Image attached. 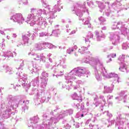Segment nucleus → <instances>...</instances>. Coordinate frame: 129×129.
I'll list each match as a JSON object with an SVG mask.
<instances>
[{
  "label": "nucleus",
  "mask_w": 129,
  "mask_h": 129,
  "mask_svg": "<svg viewBox=\"0 0 129 129\" xmlns=\"http://www.w3.org/2000/svg\"><path fill=\"white\" fill-rule=\"evenodd\" d=\"M66 76V88L68 90H70L72 88V81L76 79V77H83L84 76L86 78H88L90 76V72L87 70L86 68L78 67L74 69L69 73Z\"/></svg>",
  "instance_id": "f257e3e1"
},
{
  "label": "nucleus",
  "mask_w": 129,
  "mask_h": 129,
  "mask_svg": "<svg viewBox=\"0 0 129 129\" xmlns=\"http://www.w3.org/2000/svg\"><path fill=\"white\" fill-rule=\"evenodd\" d=\"M102 75L105 78H112L113 82L112 83V87L104 86L103 93H111L114 89V84H118L120 82L119 77L117 74L114 73H111L109 74L106 72L104 69L102 71Z\"/></svg>",
  "instance_id": "f03ea898"
},
{
  "label": "nucleus",
  "mask_w": 129,
  "mask_h": 129,
  "mask_svg": "<svg viewBox=\"0 0 129 129\" xmlns=\"http://www.w3.org/2000/svg\"><path fill=\"white\" fill-rule=\"evenodd\" d=\"M85 5H86V3L84 2L83 3V6L80 4H76L75 5L72 7L71 11L73 12V14H76L77 16L79 17V20L80 21H86V18L83 19L81 18L82 16H83V13H85V12H87V13L88 15H89V12H88V10L86 9V7H85Z\"/></svg>",
  "instance_id": "7ed1b4c3"
},
{
  "label": "nucleus",
  "mask_w": 129,
  "mask_h": 129,
  "mask_svg": "<svg viewBox=\"0 0 129 129\" xmlns=\"http://www.w3.org/2000/svg\"><path fill=\"white\" fill-rule=\"evenodd\" d=\"M112 30L118 29L121 32V35H123L127 37V39L129 40V30L127 29V23L126 22H122L119 21L117 23H114L111 27Z\"/></svg>",
  "instance_id": "20e7f679"
},
{
  "label": "nucleus",
  "mask_w": 129,
  "mask_h": 129,
  "mask_svg": "<svg viewBox=\"0 0 129 129\" xmlns=\"http://www.w3.org/2000/svg\"><path fill=\"white\" fill-rule=\"evenodd\" d=\"M128 118L129 114H126L125 116L119 114L116 117L115 127H117L118 129H126L125 127H124V121H125L124 120H125V119L127 120Z\"/></svg>",
  "instance_id": "39448f33"
},
{
  "label": "nucleus",
  "mask_w": 129,
  "mask_h": 129,
  "mask_svg": "<svg viewBox=\"0 0 129 129\" xmlns=\"http://www.w3.org/2000/svg\"><path fill=\"white\" fill-rule=\"evenodd\" d=\"M118 32H111L110 33L109 39L112 41L113 45H117L119 43V40H120V36Z\"/></svg>",
  "instance_id": "423d86ee"
},
{
  "label": "nucleus",
  "mask_w": 129,
  "mask_h": 129,
  "mask_svg": "<svg viewBox=\"0 0 129 129\" xmlns=\"http://www.w3.org/2000/svg\"><path fill=\"white\" fill-rule=\"evenodd\" d=\"M125 57V55L122 54L121 55H120L118 58L120 64L119 70L122 72H126V73H128V70L126 69V66L125 65V63H124Z\"/></svg>",
  "instance_id": "0eeeda50"
},
{
  "label": "nucleus",
  "mask_w": 129,
  "mask_h": 129,
  "mask_svg": "<svg viewBox=\"0 0 129 129\" xmlns=\"http://www.w3.org/2000/svg\"><path fill=\"white\" fill-rule=\"evenodd\" d=\"M126 92L125 91H121L120 92L117 97H116L115 99L117 100V101H121L123 100V102L124 103H126V100H127V95H126Z\"/></svg>",
  "instance_id": "6e6552de"
},
{
  "label": "nucleus",
  "mask_w": 129,
  "mask_h": 129,
  "mask_svg": "<svg viewBox=\"0 0 129 129\" xmlns=\"http://www.w3.org/2000/svg\"><path fill=\"white\" fill-rule=\"evenodd\" d=\"M124 5L123 7L121 6V3L118 0H116L114 3L112 4V7L116 10V13H118L120 11V10H127V8Z\"/></svg>",
  "instance_id": "1a4fd4ad"
},
{
  "label": "nucleus",
  "mask_w": 129,
  "mask_h": 129,
  "mask_svg": "<svg viewBox=\"0 0 129 129\" xmlns=\"http://www.w3.org/2000/svg\"><path fill=\"white\" fill-rule=\"evenodd\" d=\"M97 60L98 59L96 58H92L91 60H89V56H87L86 58H84L82 59V62L83 63H89L91 66H95L97 65Z\"/></svg>",
  "instance_id": "9d476101"
},
{
  "label": "nucleus",
  "mask_w": 129,
  "mask_h": 129,
  "mask_svg": "<svg viewBox=\"0 0 129 129\" xmlns=\"http://www.w3.org/2000/svg\"><path fill=\"white\" fill-rule=\"evenodd\" d=\"M95 34L96 36V40L98 42H100L103 39H105V35L102 31L101 32V34L98 31H95Z\"/></svg>",
  "instance_id": "9b49d317"
},
{
  "label": "nucleus",
  "mask_w": 129,
  "mask_h": 129,
  "mask_svg": "<svg viewBox=\"0 0 129 129\" xmlns=\"http://www.w3.org/2000/svg\"><path fill=\"white\" fill-rule=\"evenodd\" d=\"M92 38H93V34L90 32H89L86 37H84L85 43L87 44H90V40L89 39H92Z\"/></svg>",
  "instance_id": "f8f14e48"
},
{
  "label": "nucleus",
  "mask_w": 129,
  "mask_h": 129,
  "mask_svg": "<svg viewBox=\"0 0 129 129\" xmlns=\"http://www.w3.org/2000/svg\"><path fill=\"white\" fill-rule=\"evenodd\" d=\"M72 98L73 99L75 100H78L79 102H81L82 101V98L79 97L78 95H77V93H74L72 95Z\"/></svg>",
  "instance_id": "ddd939ff"
},
{
  "label": "nucleus",
  "mask_w": 129,
  "mask_h": 129,
  "mask_svg": "<svg viewBox=\"0 0 129 129\" xmlns=\"http://www.w3.org/2000/svg\"><path fill=\"white\" fill-rule=\"evenodd\" d=\"M97 65H98V66H100L101 67V73L102 74V71L103 70V69L105 70L106 72H107L106 71V70L105 69V68H104L103 67V62H102V61L99 59H97Z\"/></svg>",
  "instance_id": "4468645a"
},
{
  "label": "nucleus",
  "mask_w": 129,
  "mask_h": 129,
  "mask_svg": "<svg viewBox=\"0 0 129 129\" xmlns=\"http://www.w3.org/2000/svg\"><path fill=\"white\" fill-rule=\"evenodd\" d=\"M101 120L103 122V123H104V124H107V122L108 123L107 127H109L110 125H112V122H113V121H109V120H107L106 119H102Z\"/></svg>",
  "instance_id": "2eb2a0df"
},
{
  "label": "nucleus",
  "mask_w": 129,
  "mask_h": 129,
  "mask_svg": "<svg viewBox=\"0 0 129 129\" xmlns=\"http://www.w3.org/2000/svg\"><path fill=\"white\" fill-rule=\"evenodd\" d=\"M86 51H87V47L83 46L81 48L79 49L78 52L81 54H86Z\"/></svg>",
  "instance_id": "dca6fc26"
},
{
  "label": "nucleus",
  "mask_w": 129,
  "mask_h": 129,
  "mask_svg": "<svg viewBox=\"0 0 129 129\" xmlns=\"http://www.w3.org/2000/svg\"><path fill=\"white\" fill-rule=\"evenodd\" d=\"M95 75L97 80H98V81H100V80H101V76L99 75L98 71L96 69H95Z\"/></svg>",
  "instance_id": "f3484780"
},
{
  "label": "nucleus",
  "mask_w": 129,
  "mask_h": 129,
  "mask_svg": "<svg viewBox=\"0 0 129 129\" xmlns=\"http://www.w3.org/2000/svg\"><path fill=\"white\" fill-rule=\"evenodd\" d=\"M98 20L100 22V25H105L106 24V19L104 17L101 16L98 18Z\"/></svg>",
  "instance_id": "a211bd4d"
},
{
  "label": "nucleus",
  "mask_w": 129,
  "mask_h": 129,
  "mask_svg": "<svg viewBox=\"0 0 129 129\" xmlns=\"http://www.w3.org/2000/svg\"><path fill=\"white\" fill-rule=\"evenodd\" d=\"M100 99H102V101L104 102V105H102L101 107H100L101 110H103V106L105 105V103H106V101H105V99L104 98V96L102 95H100L99 96Z\"/></svg>",
  "instance_id": "6ab92c4d"
},
{
  "label": "nucleus",
  "mask_w": 129,
  "mask_h": 129,
  "mask_svg": "<svg viewBox=\"0 0 129 129\" xmlns=\"http://www.w3.org/2000/svg\"><path fill=\"white\" fill-rule=\"evenodd\" d=\"M71 114H73V109H69L66 111V112H65L66 116H68V115H71Z\"/></svg>",
  "instance_id": "aec40b11"
},
{
  "label": "nucleus",
  "mask_w": 129,
  "mask_h": 129,
  "mask_svg": "<svg viewBox=\"0 0 129 129\" xmlns=\"http://www.w3.org/2000/svg\"><path fill=\"white\" fill-rule=\"evenodd\" d=\"M129 44L127 42L123 43L122 45V48L123 50H126L128 47Z\"/></svg>",
  "instance_id": "412c9836"
},
{
  "label": "nucleus",
  "mask_w": 129,
  "mask_h": 129,
  "mask_svg": "<svg viewBox=\"0 0 129 129\" xmlns=\"http://www.w3.org/2000/svg\"><path fill=\"white\" fill-rule=\"evenodd\" d=\"M87 113H88V110H87V109L83 110L82 114H81V117H83L85 115H86Z\"/></svg>",
  "instance_id": "4be33fe9"
},
{
  "label": "nucleus",
  "mask_w": 129,
  "mask_h": 129,
  "mask_svg": "<svg viewBox=\"0 0 129 129\" xmlns=\"http://www.w3.org/2000/svg\"><path fill=\"white\" fill-rule=\"evenodd\" d=\"M87 4L89 7L91 8H94V3L92 1H87Z\"/></svg>",
  "instance_id": "5701e85b"
},
{
  "label": "nucleus",
  "mask_w": 129,
  "mask_h": 129,
  "mask_svg": "<svg viewBox=\"0 0 129 129\" xmlns=\"http://www.w3.org/2000/svg\"><path fill=\"white\" fill-rule=\"evenodd\" d=\"M15 18L17 20H20V19H21V18H23V15H22V14H17L15 15Z\"/></svg>",
  "instance_id": "b1692460"
},
{
  "label": "nucleus",
  "mask_w": 129,
  "mask_h": 129,
  "mask_svg": "<svg viewBox=\"0 0 129 129\" xmlns=\"http://www.w3.org/2000/svg\"><path fill=\"white\" fill-rule=\"evenodd\" d=\"M105 14L107 17H109V15L111 14V12H110V9H106L105 11Z\"/></svg>",
  "instance_id": "393cba45"
},
{
  "label": "nucleus",
  "mask_w": 129,
  "mask_h": 129,
  "mask_svg": "<svg viewBox=\"0 0 129 129\" xmlns=\"http://www.w3.org/2000/svg\"><path fill=\"white\" fill-rule=\"evenodd\" d=\"M99 8H100V12H101V13H102V12H103V10H104V8H105V7L104 6V5H103V4H101V5H99Z\"/></svg>",
  "instance_id": "a878e982"
},
{
  "label": "nucleus",
  "mask_w": 129,
  "mask_h": 129,
  "mask_svg": "<svg viewBox=\"0 0 129 129\" xmlns=\"http://www.w3.org/2000/svg\"><path fill=\"white\" fill-rule=\"evenodd\" d=\"M104 114H106V115H107V116H109V117H112V114L111 113H109V111H105L104 112Z\"/></svg>",
  "instance_id": "bb28decb"
},
{
  "label": "nucleus",
  "mask_w": 129,
  "mask_h": 129,
  "mask_svg": "<svg viewBox=\"0 0 129 129\" xmlns=\"http://www.w3.org/2000/svg\"><path fill=\"white\" fill-rule=\"evenodd\" d=\"M84 25H87L88 26V28H91V24L88 20H87L84 22Z\"/></svg>",
  "instance_id": "cd10ccee"
},
{
  "label": "nucleus",
  "mask_w": 129,
  "mask_h": 129,
  "mask_svg": "<svg viewBox=\"0 0 129 129\" xmlns=\"http://www.w3.org/2000/svg\"><path fill=\"white\" fill-rule=\"evenodd\" d=\"M73 51H74L73 49V47H71L67 50V53H68V54H70L71 53H72Z\"/></svg>",
  "instance_id": "c85d7f7f"
},
{
  "label": "nucleus",
  "mask_w": 129,
  "mask_h": 129,
  "mask_svg": "<svg viewBox=\"0 0 129 129\" xmlns=\"http://www.w3.org/2000/svg\"><path fill=\"white\" fill-rule=\"evenodd\" d=\"M111 57L112 58H114L115 57H116V54L115 53H111L110 55H107V58H110Z\"/></svg>",
  "instance_id": "c756f323"
},
{
  "label": "nucleus",
  "mask_w": 129,
  "mask_h": 129,
  "mask_svg": "<svg viewBox=\"0 0 129 129\" xmlns=\"http://www.w3.org/2000/svg\"><path fill=\"white\" fill-rule=\"evenodd\" d=\"M94 104L95 105L96 107H97L100 104V102L99 101L94 102Z\"/></svg>",
  "instance_id": "7c9ffc66"
},
{
  "label": "nucleus",
  "mask_w": 129,
  "mask_h": 129,
  "mask_svg": "<svg viewBox=\"0 0 129 129\" xmlns=\"http://www.w3.org/2000/svg\"><path fill=\"white\" fill-rule=\"evenodd\" d=\"M66 129H70L71 128V125L69 123H67L65 126Z\"/></svg>",
  "instance_id": "2f4dec72"
},
{
  "label": "nucleus",
  "mask_w": 129,
  "mask_h": 129,
  "mask_svg": "<svg viewBox=\"0 0 129 129\" xmlns=\"http://www.w3.org/2000/svg\"><path fill=\"white\" fill-rule=\"evenodd\" d=\"M73 106H75L77 109H78L79 106H80V104H79V103H77V104H74V105H73Z\"/></svg>",
  "instance_id": "473e14b6"
},
{
  "label": "nucleus",
  "mask_w": 129,
  "mask_h": 129,
  "mask_svg": "<svg viewBox=\"0 0 129 129\" xmlns=\"http://www.w3.org/2000/svg\"><path fill=\"white\" fill-rule=\"evenodd\" d=\"M76 32H77V28H76V30L72 31L70 33V35H73V34H75L76 33Z\"/></svg>",
  "instance_id": "72a5a7b5"
},
{
  "label": "nucleus",
  "mask_w": 129,
  "mask_h": 129,
  "mask_svg": "<svg viewBox=\"0 0 129 129\" xmlns=\"http://www.w3.org/2000/svg\"><path fill=\"white\" fill-rule=\"evenodd\" d=\"M74 125H75L76 128H78L79 127V123L76 122Z\"/></svg>",
  "instance_id": "f704fd0d"
},
{
  "label": "nucleus",
  "mask_w": 129,
  "mask_h": 129,
  "mask_svg": "<svg viewBox=\"0 0 129 129\" xmlns=\"http://www.w3.org/2000/svg\"><path fill=\"white\" fill-rule=\"evenodd\" d=\"M79 87H80L79 85L74 86V89L76 90V89H77V88H79Z\"/></svg>",
  "instance_id": "c9c22d12"
},
{
  "label": "nucleus",
  "mask_w": 129,
  "mask_h": 129,
  "mask_svg": "<svg viewBox=\"0 0 129 129\" xmlns=\"http://www.w3.org/2000/svg\"><path fill=\"white\" fill-rule=\"evenodd\" d=\"M80 108L84 110V104H81V106H80Z\"/></svg>",
  "instance_id": "e433bc0d"
},
{
  "label": "nucleus",
  "mask_w": 129,
  "mask_h": 129,
  "mask_svg": "<svg viewBox=\"0 0 129 129\" xmlns=\"http://www.w3.org/2000/svg\"><path fill=\"white\" fill-rule=\"evenodd\" d=\"M112 98H113V96L111 95V96H107V99H112Z\"/></svg>",
  "instance_id": "4c0bfd02"
},
{
  "label": "nucleus",
  "mask_w": 129,
  "mask_h": 129,
  "mask_svg": "<svg viewBox=\"0 0 129 129\" xmlns=\"http://www.w3.org/2000/svg\"><path fill=\"white\" fill-rule=\"evenodd\" d=\"M98 97L96 96L94 99V102H95V101H98Z\"/></svg>",
  "instance_id": "58836bf2"
},
{
  "label": "nucleus",
  "mask_w": 129,
  "mask_h": 129,
  "mask_svg": "<svg viewBox=\"0 0 129 129\" xmlns=\"http://www.w3.org/2000/svg\"><path fill=\"white\" fill-rule=\"evenodd\" d=\"M81 83H82V81L80 80L77 81L76 82L77 84H81Z\"/></svg>",
  "instance_id": "ea45409f"
},
{
  "label": "nucleus",
  "mask_w": 129,
  "mask_h": 129,
  "mask_svg": "<svg viewBox=\"0 0 129 129\" xmlns=\"http://www.w3.org/2000/svg\"><path fill=\"white\" fill-rule=\"evenodd\" d=\"M102 30L103 31H105V30H106V26H103L102 27Z\"/></svg>",
  "instance_id": "a19ab883"
},
{
  "label": "nucleus",
  "mask_w": 129,
  "mask_h": 129,
  "mask_svg": "<svg viewBox=\"0 0 129 129\" xmlns=\"http://www.w3.org/2000/svg\"><path fill=\"white\" fill-rule=\"evenodd\" d=\"M112 61V59H111V58H110L108 60L106 61V62L107 63H109V62H111Z\"/></svg>",
  "instance_id": "79ce46f5"
},
{
  "label": "nucleus",
  "mask_w": 129,
  "mask_h": 129,
  "mask_svg": "<svg viewBox=\"0 0 129 129\" xmlns=\"http://www.w3.org/2000/svg\"><path fill=\"white\" fill-rule=\"evenodd\" d=\"M77 48H78L77 46L74 45L73 48L74 50V49H75V50H77Z\"/></svg>",
  "instance_id": "37998d69"
},
{
  "label": "nucleus",
  "mask_w": 129,
  "mask_h": 129,
  "mask_svg": "<svg viewBox=\"0 0 129 129\" xmlns=\"http://www.w3.org/2000/svg\"><path fill=\"white\" fill-rule=\"evenodd\" d=\"M90 120H91L90 119L87 120L86 122V124H88V123H89Z\"/></svg>",
  "instance_id": "c03bdc74"
},
{
  "label": "nucleus",
  "mask_w": 129,
  "mask_h": 129,
  "mask_svg": "<svg viewBox=\"0 0 129 129\" xmlns=\"http://www.w3.org/2000/svg\"><path fill=\"white\" fill-rule=\"evenodd\" d=\"M67 22H68V23H71V20H70V19H68L67 20Z\"/></svg>",
  "instance_id": "a18cd8bd"
},
{
  "label": "nucleus",
  "mask_w": 129,
  "mask_h": 129,
  "mask_svg": "<svg viewBox=\"0 0 129 129\" xmlns=\"http://www.w3.org/2000/svg\"><path fill=\"white\" fill-rule=\"evenodd\" d=\"M113 49V46H110V48H109V50H111V49Z\"/></svg>",
  "instance_id": "49530a36"
},
{
  "label": "nucleus",
  "mask_w": 129,
  "mask_h": 129,
  "mask_svg": "<svg viewBox=\"0 0 129 129\" xmlns=\"http://www.w3.org/2000/svg\"><path fill=\"white\" fill-rule=\"evenodd\" d=\"M103 51H104V52H107V48H105L103 49Z\"/></svg>",
  "instance_id": "de8ad7c7"
},
{
  "label": "nucleus",
  "mask_w": 129,
  "mask_h": 129,
  "mask_svg": "<svg viewBox=\"0 0 129 129\" xmlns=\"http://www.w3.org/2000/svg\"><path fill=\"white\" fill-rule=\"evenodd\" d=\"M70 32V29H67V33H69Z\"/></svg>",
  "instance_id": "09e8293b"
},
{
  "label": "nucleus",
  "mask_w": 129,
  "mask_h": 129,
  "mask_svg": "<svg viewBox=\"0 0 129 129\" xmlns=\"http://www.w3.org/2000/svg\"><path fill=\"white\" fill-rule=\"evenodd\" d=\"M87 21H90V20H91V19H90V17H89L88 18H87Z\"/></svg>",
  "instance_id": "8fccbe9b"
},
{
  "label": "nucleus",
  "mask_w": 129,
  "mask_h": 129,
  "mask_svg": "<svg viewBox=\"0 0 129 129\" xmlns=\"http://www.w3.org/2000/svg\"><path fill=\"white\" fill-rule=\"evenodd\" d=\"M86 105H87V106H89V102H87Z\"/></svg>",
  "instance_id": "3c124183"
},
{
  "label": "nucleus",
  "mask_w": 129,
  "mask_h": 129,
  "mask_svg": "<svg viewBox=\"0 0 129 129\" xmlns=\"http://www.w3.org/2000/svg\"><path fill=\"white\" fill-rule=\"evenodd\" d=\"M75 56H76V57H77L78 55H77V53H75Z\"/></svg>",
  "instance_id": "603ef678"
},
{
  "label": "nucleus",
  "mask_w": 129,
  "mask_h": 129,
  "mask_svg": "<svg viewBox=\"0 0 129 129\" xmlns=\"http://www.w3.org/2000/svg\"><path fill=\"white\" fill-rule=\"evenodd\" d=\"M79 113H78L77 114L76 117H78V115H79Z\"/></svg>",
  "instance_id": "864d4df0"
},
{
  "label": "nucleus",
  "mask_w": 129,
  "mask_h": 129,
  "mask_svg": "<svg viewBox=\"0 0 129 129\" xmlns=\"http://www.w3.org/2000/svg\"><path fill=\"white\" fill-rule=\"evenodd\" d=\"M66 28H69V25H66Z\"/></svg>",
  "instance_id": "5fc2aeb1"
},
{
  "label": "nucleus",
  "mask_w": 129,
  "mask_h": 129,
  "mask_svg": "<svg viewBox=\"0 0 129 129\" xmlns=\"http://www.w3.org/2000/svg\"><path fill=\"white\" fill-rule=\"evenodd\" d=\"M107 4L108 6L109 5V2H107Z\"/></svg>",
  "instance_id": "6e6d98bb"
},
{
  "label": "nucleus",
  "mask_w": 129,
  "mask_h": 129,
  "mask_svg": "<svg viewBox=\"0 0 129 129\" xmlns=\"http://www.w3.org/2000/svg\"><path fill=\"white\" fill-rule=\"evenodd\" d=\"M33 10H34V9H32V10H31V12H33Z\"/></svg>",
  "instance_id": "4d7b16f0"
},
{
  "label": "nucleus",
  "mask_w": 129,
  "mask_h": 129,
  "mask_svg": "<svg viewBox=\"0 0 129 129\" xmlns=\"http://www.w3.org/2000/svg\"><path fill=\"white\" fill-rule=\"evenodd\" d=\"M127 107L128 108V109H129V106H127Z\"/></svg>",
  "instance_id": "13d9d810"
},
{
  "label": "nucleus",
  "mask_w": 129,
  "mask_h": 129,
  "mask_svg": "<svg viewBox=\"0 0 129 129\" xmlns=\"http://www.w3.org/2000/svg\"><path fill=\"white\" fill-rule=\"evenodd\" d=\"M88 46H89H89H90V45H89Z\"/></svg>",
  "instance_id": "bf43d9fd"
}]
</instances>
